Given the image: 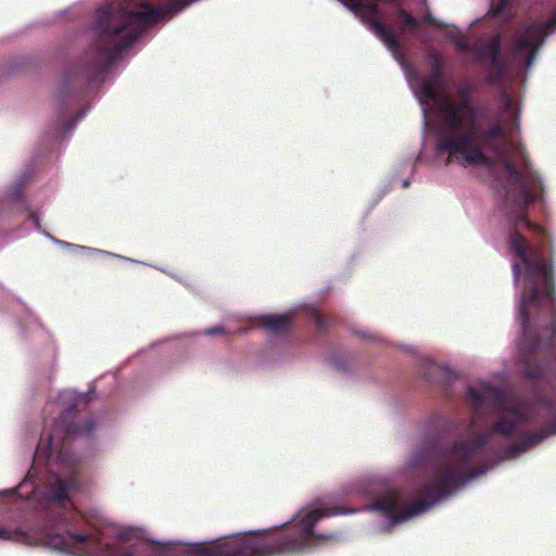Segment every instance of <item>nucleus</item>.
Returning a JSON list of instances; mask_svg holds the SVG:
<instances>
[{"label": "nucleus", "instance_id": "6", "mask_svg": "<svg viewBox=\"0 0 556 556\" xmlns=\"http://www.w3.org/2000/svg\"><path fill=\"white\" fill-rule=\"evenodd\" d=\"M460 401L472 414H501L502 417H529L528 414L532 412H552L556 406L552 399L530 401L510 386L495 384L482 376L466 380L460 391Z\"/></svg>", "mask_w": 556, "mask_h": 556}, {"label": "nucleus", "instance_id": "5", "mask_svg": "<svg viewBox=\"0 0 556 556\" xmlns=\"http://www.w3.org/2000/svg\"><path fill=\"white\" fill-rule=\"evenodd\" d=\"M546 282V276H542ZM543 298L517 301V319L522 329L519 343L525 377L547 382L556 375V296H552L551 280ZM556 418V415H555Z\"/></svg>", "mask_w": 556, "mask_h": 556}, {"label": "nucleus", "instance_id": "23", "mask_svg": "<svg viewBox=\"0 0 556 556\" xmlns=\"http://www.w3.org/2000/svg\"><path fill=\"white\" fill-rule=\"evenodd\" d=\"M316 324L320 329L326 328V324L324 323L323 318L320 316H316Z\"/></svg>", "mask_w": 556, "mask_h": 556}, {"label": "nucleus", "instance_id": "24", "mask_svg": "<svg viewBox=\"0 0 556 556\" xmlns=\"http://www.w3.org/2000/svg\"><path fill=\"white\" fill-rule=\"evenodd\" d=\"M409 186V180L408 179H403L402 180V187L403 188H407Z\"/></svg>", "mask_w": 556, "mask_h": 556}, {"label": "nucleus", "instance_id": "11", "mask_svg": "<svg viewBox=\"0 0 556 556\" xmlns=\"http://www.w3.org/2000/svg\"><path fill=\"white\" fill-rule=\"evenodd\" d=\"M292 313L267 314L260 317V325L273 334L285 333L290 324Z\"/></svg>", "mask_w": 556, "mask_h": 556}, {"label": "nucleus", "instance_id": "3", "mask_svg": "<svg viewBox=\"0 0 556 556\" xmlns=\"http://www.w3.org/2000/svg\"><path fill=\"white\" fill-rule=\"evenodd\" d=\"M523 419H496L491 429L472 441H459L444 451L443 459L437 464L432 479L418 490L417 500L405 503L395 493L377 498L372 507L382 511L393 522H401L428 510L435 503L452 494L458 486L484 473L485 466H473L483 457L498 434L509 441L502 446L503 458L511 459L535 446L544 439L556 434V419L539 430L526 431L519 421Z\"/></svg>", "mask_w": 556, "mask_h": 556}, {"label": "nucleus", "instance_id": "12", "mask_svg": "<svg viewBox=\"0 0 556 556\" xmlns=\"http://www.w3.org/2000/svg\"><path fill=\"white\" fill-rule=\"evenodd\" d=\"M0 540L23 543L26 545H33L37 543V540L34 539L29 532L24 531L21 528L9 529L0 527Z\"/></svg>", "mask_w": 556, "mask_h": 556}, {"label": "nucleus", "instance_id": "16", "mask_svg": "<svg viewBox=\"0 0 556 556\" xmlns=\"http://www.w3.org/2000/svg\"><path fill=\"white\" fill-rule=\"evenodd\" d=\"M397 20L403 26V28L416 29L418 26V22L409 13L404 10H400L397 13Z\"/></svg>", "mask_w": 556, "mask_h": 556}, {"label": "nucleus", "instance_id": "8", "mask_svg": "<svg viewBox=\"0 0 556 556\" xmlns=\"http://www.w3.org/2000/svg\"><path fill=\"white\" fill-rule=\"evenodd\" d=\"M395 348L417 357L416 367L419 375L433 384L451 383L460 377V372L447 362H437L432 356L420 353L416 345L400 343Z\"/></svg>", "mask_w": 556, "mask_h": 556}, {"label": "nucleus", "instance_id": "15", "mask_svg": "<svg viewBox=\"0 0 556 556\" xmlns=\"http://www.w3.org/2000/svg\"><path fill=\"white\" fill-rule=\"evenodd\" d=\"M26 178L24 176L17 178L15 182L10 187L5 197L9 201H16L21 198L23 193V188L25 185Z\"/></svg>", "mask_w": 556, "mask_h": 556}, {"label": "nucleus", "instance_id": "2", "mask_svg": "<svg viewBox=\"0 0 556 556\" xmlns=\"http://www.w3.org/2000/svg\"><path fill=\"white\" fill-rule=\"evenodd\" d=\"M81 485L77 469L64 478L58 477L49 490L52 502L60 510L51 522L55 527L65 526L62 532L49 530L41 541L49 547L68 552L77 556H280L300 553L312 546L314 539L334 540L333 534H316L314 527L324 517L346 514L342 507L316 508L309 511L299 523L275 531H249L229 540H216L211 543H164L152 540L144 529L123 528L115 534L113 544L104 541L103 531L91 533L74 532L68 528L73 515L65 507L68 494Z\"/></svg>", "mask_w": 556, "mask_h": 556}, {"label": "nucleus", "instance_id": "9", "mask_svg": "<svg viewBox=\"0 0 556 556\" xmlns=\"http://www.w3.org/2000/svg\"><path fill=\"white\" fill-rule=\"evenodd\" d=\"M94 399L96 391L92 387L87 392H77L73 389L60 391L55 403L59 408V417H67L83 412Z\"/></svg>", "mask_w": 556, "mask_h": 556}, {"label": "nucleus", "instance_id": "18", "mask_svg": "<svg viewBox=\"0 0 556 556\" xmlns=\"http://www.w3.org/2000/svg\"><path fill=\"white\" fill-rule=\"evenodd\" d=\"M493 379L495 381H505L507 379V374L505 369L492 371L490 375V379Z\"/></svg>", "mask_w": 556, "mask_h": 556}, {"label": "nucleus", "instance_id": "13", "mask_svg": "<svg viewBox=\"0 0 556 556\" xmlns=\"http://www.w3.org/2000/svg\"><path fill=\"white\" fill-rule=\"evenodd\" d=\"M353 332L362 340L372 342L376 344L389 345L390 342L383 339L378 332L371 331L366 328H355Z\"/></svg>", "mask_w": 556, "mask_h": 556}, {"label": "nucleus", "instance_id": "14", "mask_svg": "<svg viewBox=\"0 0 556 556\" xmlns=\"http://www.w3.org/2000/svg\"><path fill=\"white\" fill-rule=\"evenodd\" d=\"M89 111V106L84 108L81 111L77 113L74 119L72 121H62L61 125L56 128V136L67 135L73 131L76 124L87 114Z\"/></svg>", "mask_w": 556, "mask_h": 556}, {"label": "nucleus", "instance_id": "22", "mask_svg": "<svg viewBox=\"0 0 556 556\" xmlns=\"http://www.w3.org/2000/svg\"><path fill=\"white\" fill-rule=\"evenodd\" d=\"M424 21L428 22V23H431V24H433L435 26H443L444 25L442 22L438 21L431 14H427L426 16H424Z\"/></svg>", "mask_w": 556, "mask_h": 556}, {"label": "nucleus", "instance_id": "7", "mask_svg": "<svg viewBox=\"0 0 556 556\" xmlns=\"http://www.w3.org/2000/svg\"><path fill=\"white\" fill-rule=\"evenodd\" d=\"M76 419H52L49 429L41 434L38 442V451L45 452L47 457H51L54 453L59 454L62 459L66 447L67 441L72 440L81 432L88 435L92 430L91 422H88L84 429L76 425Z\"/></svg>", "mask_w": 556, "mask_h": 556}, {"label": "nucleus", "instance_id": "10", "mask_svg": "<svg viewBox=\"0 0 556 556\" xmlns=\"http://www.w3.org/2000/svg\"><path fill=\"white\" fill-rule=\"evenodd\" d=\"M47 236L49 238H51V240L55 244H58L60 247H63V248H66L72 253H75V254L78 253V252H84V253H86L89 256L105 255V256H111V257L123 260V261L130 262V263H138V261H136L134 258L126 257V256H123V255H119V254H116V253L108 252V251L96 249V248H89V247H85V245L74 244V243H70V242H66V241H62V240H59V239H55V238L51 237L49 233Z\"/></svg>", "mask_w": 556, "mask_h": 556}, {"label": "nucleus", "instance_id": "20", "mask_svg": "<svg viewBox=\"0 0 556 556\" xmlns=\"http://www.w3.org/2000/svg\"><path fill=\"white\" fill-rule=\"evenodd\" d=\"M30 220L34 224V227L39 230L40 229V215L36 212H31L29 215Z\"/></svg>", "mask_w": 556, "mask_h": 556}, {"label": "nucleus", "instance_id": "21", "mask_svg": "<svg viewBox=\"0 0 556 556\" xmlns=\"http://www.w3.org/2000/svg\"><path fill=\"white\" fill-rule=\"evenodd\" d=\"M330 362H331V365H332L336 369H338V370H342V371H343V370H345V369H346L345 364H344L343 362H340L337 357H332Z\"/></svg>", "mask_w": 556, "mask_h": 556}, {"label": "nucleus", "instance_id": "19", "mask_svg": "<svg viewBox=\"0 0 556 556\" xmlns=\"http://www.w3.org/2000/svg\"><path fill=\"white\" fill-rule=\"evenodd\" d=\"M224 332H225V328L223 326L211 327V328H206L204 330V333L207 336H216V334H220Z\"/></svg>", "mask_w": 556, "mask_h": 556}, {"label": "nucleus", "instance_id": "4", "mask_svg": "<svg viewBox=\"0 0 556 556\" xmlns=\"http://www.w3.org/2000/svg\"><path fill=\"white\" fill-rule=\"evenodd\" d=\"M555 31L556 11L547 20L526 24L515 34L510 58L507 61L501 58V38L498 36L471 45L465 39V33L455 28V31L446 34V38L455 43L457 50L467 53L471 63L485 67L490 81L496 83L515 78L525 81L527 72L535 62L540 49Z\"/></svg>", "mask_w": 556, "mask_h": 556}, {"label": "nucleus", "instance_id": "1", "mask_svg": "<svg viewBox=\"0 0 556 556\" xmlns=\"http://www.w3.org/2000/svg\"><path fill=\"white\" fill-rule=\"evenodd\" d=\"M339 1L367 23L401 65L421 108L425 128L437 132V154L446 155V164L479 165L490 174L502 210L516 228L509 233L508 250L517 301L543 298L546 288L541 275L551 280L552 296H556L553 236L528 218L529 206L545 201L547 184L518 140L520 98L503 90L497 112L491 113L471 104L473 87L469 83L447 93L439 92V64L429 77L417 76L406 63L394 33L378 21L380 12L376 2Z\"/></svg>", "mask_w": 556, "mask_h": 556}, {"label": "nucleus", "instance_id": "17", "mask_svg": "<svg viewBox=\"0 0 556 556\" xmlns=\"http://www.w3.org/2000/svg\"><path fill=\"white\" fill-rule=\"evenodd\" d=\"M510 0H490V10L489 14L497 15L500 14L505 7L509 3Z\"/></svg>", "mask_w": 556, "mask_h": 556}]
</instances>
